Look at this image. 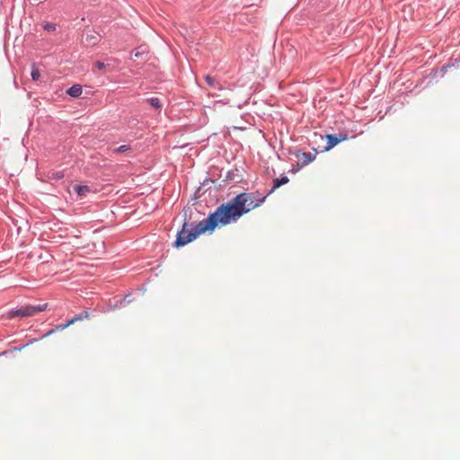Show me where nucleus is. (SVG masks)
Listing matches in <instances>:
<instances>
[{"label": "nucleus", "mask_w": 460, "mask_h": 460, "mask_svg": "<svg viewBox=\"0 0 460 460\" xmlns=\"http://www.w3.org/2000/svg\"><path fill=\"white\" fill-rule=\"evenodd\" d=\"M83 93L82 86L80 84H75L71 86L67 91L66 93L70 95L71 97H79Z\"/></svg>", "instance_id": "39448f33"}, {"label": "nucleus", "mask_w": 460, "mask_h": 460, "mask_svg": "<svg viewBox=\"0 0 460 460\" xmlns=\"http://www.w3.org/2000/svg\"><path fill=\"white\" fill-rule=\"evenodd\" d=\"M299 159L302 160L305 164H308L314 159V155L310 153H303Z\"/></svg>", "instance_id": "9d476101"}, {"label": "nucleus", "mask_w": 460, "mask_h": 460, "mask_svg": "<svg viewBox=\"0 0 460 460\" xmlns=\"http://www.w3.org/2000/svg\"><path fill=\"white\" fill-rule=\"evenodd\" d=\"M94 66L96 68H98L99 70H102V69H104L106 67V65L103 62L96 61L94 63Z\"/></svg>", "instance_id": "2eb2a0df"}, {"label": "nucleus", "mask_w": 460, "mask_h": 460, "mask_svg": "<svg viewBox=\"0 0 460 460\" xmlns=\"http://www.w3.org/2000/svg\"><path fill=\"white\" fill-rule=\"evenodd\" d=\"M75 190L79 196H85L90 192V188L86 185H79L75 187Z\"/></svg>", "instance_id": "0eeeda50"}, {"label": "nucleus", "mask_w": 460, "mask_h": 460, "mask_svg": "<svg viewBox=\"0 0 460 460\" xmlns=\"http://www.w3.org/2000/svg\"><path fill=\"white\" fill-rule=\"evenodd\" d=\"M267 196L256 199L252 192H243L236 195L231 202L219 206L217 210L199 223L193 225L185 222L182 228L178 232L175 246H183L199 234L213 230L217 226H226L236 221L243 215L260 207Z\"/></svg>", "instance_id": "f257e3e1"}, {"label": "nucleus", "mask_w": 460, "mask_h": 460, "mask_svg": "<svg viewBox=\"0 0 460 460\" xmlns=\"http://www.w3.org/2000/svg\"><path fill=\"white\" fill-rule=\"evenodd\" d=\"M326 138H327V145L324 146L323 150L328 151V150L332 149V147H334L336 145H338L340 142L344 140L345 137H338L335 135H327Z\"/></svg>", "instance_id": "7ed1b4c3"}, {"label": "nucleus", "mask_w": 460, "mask_h": 460, "mask_svg": "<svg viewBox=\"0 0 460 460\" xmlns=\"http://www.w3.org/2000/svg\"><path fill=\"white\" fill-rule=\"evenodd\" d=\"M63 177L64 173L62 172H52L51 175H49V178L53 180H60Z\"/></svg>", "instance_id": "f8f14e48"}, {"label": "nucleus", "mask_w": 460, "mask_h": 460, "mask_svg": "<svg viewBox=\"0 0 460 460\" xmlns=\"http://www.w3.org/2000/svg\"><path fill=\"white\" fill-rule=\"evenodd\" d=\"M83 320V315H77V316H75L74 318H72L70 321H68L67 323L64 324V325H60L58 326V328L60 329V330H65L66 328H67L68 326H70L71 324L75 323V322H78V321H81Z\"/></svg>", "instance_id": "6e6552de"}, {"label": "nucleus", "mask_w": 460, "mask_h": 460, "mask_svg": "<svg viewBox=\"0 0 460 460\" xmlns=\"http://www.w3.org/2000/svg\"><path fill=\"white\" fill-rule=\"evenodd\" d=\"M288 181L289 180L287 176H282L280 179H279V178L274 179L273 187H272L271 190L270 191V193L274 191L276 189L279 188L281 185L288 183Z\"/></svg>", "instance_id": "423d86ee"}, {"label": "nucleus", "mask_w": 460, "mask_h": 460, "mask_svg": "<svg viewBox=\"0 0 460 460\" xmlns=\"http://www.w3.org/2000/svg\"><path fill=\"white\" fill-rule=\"evenodd\" d=\"M47 306L48 304H42L38 305H24L19 309L10 311L8 313V316L9 318L33 316L38 313L45 311Z\"/></svg>", "instance_id": "f03ea898"}, {"label": "nucleus", "mask_w": 460, "mask_h": 460, "mask_svg": "<svg viewBox=\"0 0 460 460\" xmlns=\"http://www.w3.org/2000/svg\"><path fill=\"white\" fill-rule=\"evenodd\" d=\"M44 30L48 31H56V24L51 22H47L44 24Z\"/></svg>", "instance_id": "ddd939ff"}, {"label": "nucleus", "mask_w": 460, "mask_h": 460, "mask_svg": "<svg viewBox=\"0 0 460 460\" xmlns=\"http://www.w3.org/2000/svg\"><path fill=\"white\" fill-rule=\"evenodd\" d=\"M149 103L155 109L161 108V102L158 98H151L148 100Z\"/></svg>", "instance_id": "9b49d317"}, {"label": "nucleus", "mask_w": 460, "mask_h": 460, "mask_svg": "<svg viewBox=\"0 0 460 460\" xmlns=\"http://www.w3.org/2000/svg\"><path fill=\"white\" fill-rule=\"evenodd\" d=\"M100 40V35L97 34V33H88L86 34L84 37V43H85L86 45H95L98 43Z\"/></svg>", "instance_id": "20e7f679"}, {"label": "nucleus", "mask_w": 460, "mask_h": 460, "mask_svg": "<svg viewBox=\"0 0 460 460\" xmlns=\"http://www.w3.org/2000/svg\"><path fill=\"white\" fill-rule=\"evenodd\" d=\"M205 80L206 82L209 84V85H213L214 84V79L210 76V75H207L205 77Z\"/></svg>", "instance_id": "dca6fc26"}, {"label": "nucleus", "mask_w": 460, "mask_h": 460, "mask_svg": "<svg viewBox=\"0 0 460 460\" xmlns=\"http://www.w3.org/2000/svg\"><path fill=\"white\" fill-rule=\"evenodd\" d=\"M128 149H129L128 146H127V145H122V146H120L117 147V148L114 150V152L119 154V153L126 152V151H128Z\"/></svg>", "instance_id": "4468645a"}, {"label": "nucleus", "mask_w": 460, "mask_h": 460, "mask_svg": "<svg viewBox=\"0 0 460 460\" xmlns=\"http://www.w3.org/2000/svg\"><path fill=\"white\" fill-rule=\"evenodd\" d=\"M80 315H83V319L84 318H88L89 317V313L88 312H84Z\"/></svg>", "instance_id": "f3484780"}, {"label": "nucleus", "mask_w": 460, "mask_h": 460, "mask_svg": "<svg viewBox=\"0 0 460 460\" xmlns=\"http://www.w3.org/2000/svg\"><path fill=\"white\" fill-rule=\"evenodd\" d=\"M31 78L33 81H37L39 80V78L40 77V70L37 68V66H35V64H33L31 66Z\"/></svg>", "instance_id": "1a4fd4ad"}]
</instances>
